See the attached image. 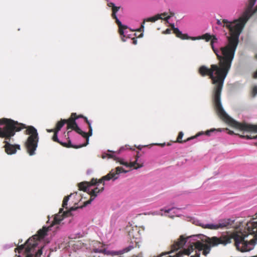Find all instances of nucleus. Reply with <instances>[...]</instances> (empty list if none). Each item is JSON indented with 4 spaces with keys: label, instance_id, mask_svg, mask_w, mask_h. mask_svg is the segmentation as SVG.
I'll list each match as a JSON object with an SVG mask.
<instances>
[{
    "label": "nucleus",
    "instance_id": "6",
    "mask_svg": "<svg viewBox=\"0 0 257 257\" xmlns=\"http://www.w3.org/2000/svg\"><path fill=\"white\" fill-rule=\"evenodd\" d=\"M132 148L128 145L121 147L117 151H113L110 150H107L106 152H103L101 155L102 159L106 158L108 159H113L114 160L120 162V159L116 156V154H119L125 150H132Z\"/></svg>",
    "mask_w": 257,
    "mask_h": 257
},
{
    "label": "nucleus",
    "instance_id": "4",
    "mask_svg": "<svg viewBox=\"0 0 257 257\" xmlns=\"http://www.w3.org/2000/svg\"><path fill=\"white\" fill-rule=\"evenodd\" d=\"M78 118L76 113H72L71 117L68 119H61V120L57 122L56 124V131L58 132L61 128L67 123V130L72 129L75 131L78 134L85 136L86 135V132L82 131L78 125L76 120Z\"/></svg>",
    "mask_w": 257,
    "mask_h": 257
},
{
    "label": "nucleus",
    "instance_id": "35",
    "mask_svg": "<svg viewBox=\"0 0 257 257\" xmlns=\"http://www.w3.org/2000/svg\"><path fill=\"white\" fill-rule=\"evenodd\" d=\"M75 210V209H74V208H73V207L71 208V210Z\"/></svg>",
    "mask_w": 257,
    "mask_h": 257
},
{
    "label": "nucleus",
    "instance_id": "1",
    "mask_svg": "<svg viewBox=\"0 0 257 257\" xmlns=\"http://www.w3.org/2000/svg\"><path fill=\"white\" fill-rule=\"evenodd\" d=\"M256 0H248L244 12L238 19L233 21L224 20L223 23L229 29V36L227 37V41L224 46L219 49L215 47L218 43V38L214 35L206 33L198 37H190L184 35L174 24H171L174 33L182 40L190 39L193 41L204 39L206 42L211 41V47L219 61V65L212 64L210 68L202 65L199 68V73L202 76L208 75L215 85L213 99L216 111L218 115L223 119L240 130L250 132L246 138H257V125L241 124L229 116L223 108L221 102V92L224 80L230 70L235 52L238 44L239 37L246 23L254 14H257V6L254 7Z\"/></svg>",
    "mask_w": 257,
    "mask_h": 257
},
{
    "label": "nucleus",
    "instance_id": "32",
    "mask_svg": "<svg viewBox=\"0 0 257 257\" xmlns=\"http://www.w3.org/2000/svg\"><path fill=\"white\" fill-rule=\"evenodd\" d=\"M143 36H144V34H143V33H142L140 35V36H139V38H142V37H143Z\"/></svg>",
    "mask_w": 257,
    "mask_h": 257
},
{
    "label": "nucleus",
    "instance_id": "22",
    "mask_svg": "<svg viewBox=\"0 0 257 257\" xmlns=\"http://www.w3.org/2000/svg\"><path fill=\"white\" fill-rule=\"evenodd\" d=\"M145 23L143 21V22L141 24V28H140L138 29V31L139 32H144V28H145Z\"/></svg>",
    "mask_w": 257,
    "mask_h": 257
},
{
    "label": "nucleus",
    "instance_id": "20",
    "mask_svg": "<svg viewBox=\"0 0 257 257\" xmlns=\"http://www.w3.org/2000/svg\"><path fill=\"white\" fill-rule=\"evenodd\" d=\"M252 94L254 97L257 94V86H254L252 89Z\"/></svg>",
    "mask_w": 257,
    "mask_h": 257
},
{
    "label": "nucleus",
    "instance_id": "2",
    "mask_svg": "<svg viewBox=\"0 0 257 257\" xmlns=\"http://www.w3.org/2000/svg\"><path fill=\"white\" fill-rule=\"evenodd\" d=\"M0 137L5 138V151L8 155H13L17 153V150H21V146L18 144H13L14 137L16 132H19L23 128H26L25 134L28 137L25 142V146L30 156L36 154V150L39 142V135L37 129L33 126H27L26 124L19 123L10 118H3L0 119Z\"/></svg>",
    "mask_w": 257,
    "mask_h": 257
},
{
    "label": "nucleus",
    "instance_id": "11",
    "mask_svg": "<svg viewBox=\"0 0 257 257\" xmlns=\"http://www.w3.org/2000/svg\"><path fill=\"white\" fill-rule=\"evenodd\" d=\"M138 158H136V160L134 162H132L130 163H128L126 162H124L122 161L120 162V164L121 165H124L127 167H134V169L136 170H138L139 168H141L143 167V164H139L138 163Z\"/></svg>",
    "mask_w": 257,
    "mask_h": 257
},
{
    "label": "nucleus",
    "instance_id": "5",
    "mask_svg": "<svg viewBox=\"0 0 257 257\" xmlns=\"http://www.w3.org/2000/svg\"><path fill=\"white\" fill-rule=\"evenodd\" d=\"M107 1V6L108 7L111 8V11H112L111 17H112L113 19L115 20L116 23L119 27V34L121 36H123V37H125L124 30L123 29H126L127 28V27L126 26L122 24L121 21L118 19V18L116 16V13L119 11L120 7L116 6L112 2H109L108 1Z\"/></svg>",
    "mask_w": 257,
    "mask_h": 257
},
{
    "label": "nucleus",
    "instance_id": "18",
    "mask_svg": "<svg viewBox=\"0 0 257 257\" xmlns=\"http://www.w3.org/2000/svg\"><path fill=\"white\" fill-rule=\"evenodd\" d=\"M106 255H110L112 256L119 255L118 251H114V250H107Z\"/></svg>",
    "mask_w": 257,
    "mask_h": 257
},
{
    "label": "nucleus",
    "instance_id": "24",
    "mask_svg": "<svg viewBox=\"0 0 257 257\" xmlns=\"http://www.w3.org/2000/svg\"><path fill=\"white\" fill-rule=\"evenodd\" d=\"M255 59L257 60V54H255ZM253 77L255 79H257V70L253 74Z\"/></svg>",
    "mask_w": 257,
    "mask_h": 257
},
{
    "label": "nucleus",
    "instance_id": "19",
    "mask_svg": "<svg viewBox=\"0 0 257 257\" xmlns=\"http://www.w3.org/2000/svg\"><path fill=\"white\" fill-rule=\"evenodd\" d=\"M224 20V19H223V20H222V22H221V21H220V20L217 19V20L216 23H217V25H218L221 26H222V27H226V28L228 29V30L229 31V28H228L226 26H225V25H224V23H223V20Z\"/></svg>",
    "mask_w": 257,
    "mask_h": 257
},
{
    "label": "nucleus",
    "instance_id": "15",
    "mask_svg": "<svg viewBox=\"0 0 257 257\" xmlns=\"http://www.w3.org/2000/svg\"><path fill=\"white\" fill-rule=\"evenodd\" d=\"M133 248L132 245H129L128 246L121 249L118 250L119 254H122L124 253L130 251Z\"/></svg>",
    "mask_w": 257,
    "mask_h": 257
},
{
    "label": "nucleus",
    "instance_id": "17",
    "mask_svg": "<svg viewBox=\"0 0 257 257\" xmlns=\"http://www.w3.org/2000/svg\"><path fill=\"white\" fill-rule=\"evenodd\" d=\"M183 136H184L183 132H180L179 134H178L177 140L176 141H175L174 142H177V143H183V141H181V140H182V139L183 138ZM184 142H186L185 140L184 141Z\"/></svg>",
    "mask_w": 257,
    "mask_h": 257
},
{
    "label": "nucleus",
    "instance_id": "25",
    "mask_svg": "<svg viewBox=\"0 0 257 257\" xmlns=\"http://www.w3.org/2000/svg\"><path fill=\"white\" fill-rule=\"evenodd\" d=\"M164 34H169L171 33V30L170 29H167L165 31L163 32Z\"/></svg>",
    "mask_w": 257,
    "mask_h": 257
},
{
    "label": "nucleus",
    "instance_id": "33",
    "mask_svg": "<svg viewBox=\"0 0 257 257\" xmlns=\"http://www.w3.org/2000/svg\"><path fill=\"white\" fill-rule=\"evenodd\" d=\"M121 40H122V41H123V42L126 41V40H125V39H124L123 38H122V37H121Z\"/></svg>",
    "mask_w": 257,
    "mask_h": 257
},
{
    "label": "nucleus",
    "instance_id": "14",
    "mask_svg": "<svg viewBox=\"0 0 257 257\" xmlns=\"http://www.w3.org/2000/svg\"><path fill=\"white\" fill-rule=\"evenodd\" d=\"M64 219V212L63 208L60 209V212L57 215H56L54 218V224H60L61 221Z\"/></svg>",
    "mask_w": 257,
    "mask_h": 257
},
{
    "label": "nucleus",
    "instance_id": "26",
    "mask_svg": "<svg viewBox=\"0 0 257 257\" xmlns=\"http://www.w3.org/2000/svg\"><path fill=\"white\" fill-rule=\"evenodd\" d=\"M107 251V250L106 249H105V248L102 249L101 253H103L104 254H106Z\"/></svg>",
    "mask_w": 257,
    "mask_h": 257
},
{
    "label": "nucleus",
    "instance_id": "16",
    "mask_svg": "<svg viewBox=\"0 0 257 257\" xmlns=\"http://www.w3.org/2000/svg\"><path fill=\"white\" fill-rule=\"evenodd\" d=\"M71 195H72V194H71L69 196H65L64 197L63 201V203H62V206L63 208H67L68 201H69L70 197L71 196Z\"/></svg>",
    "mask_w": 257,
    "mask_h": 257
},
{
    "label": "nucleus",
    "instance_id": "8",
    "mask_svg": "<svg viewBox=\"0 0 257 257\" xmlns=\"http://www.w3.org/2000/svg\"><path fill=\"white\" fill-rule=\"evenodd\" d=\"M58 133L57 131H56L53 136L52 139L54 142H57L63 147H71V148H78L77 147H75L72 145L71 141L69 138V136L70 135V134L72 133L71 131H69L67 132V139H68V144L66 143L62 142V141H60L59 139L58 138Z\"/></svg>",
    "mask_w": 257,
    "mask_h": 257
},
{
    "label": "nucleus",
    "instance_id": "21",
    "mask_svg": "<svg viewBox=\"0 0 257 257\" xmlns=\"http://www.w3.org/2000/svg\"><path fill=\"white\" fill-rule=\"evenodd\" d=\"M92 251L94 253H101L102 249L95 247L92 249Z\"/></svg>",
    "mask_w": 257,
    "mask_h": 257
},
{
    "label": "nucleus",
    "instance_id": "12",
    "mask_svg": "<svg viewBox=\"0 0 257 257\" xmlns=\"http://www.w3.org/2000/svg\"><path fill=\"white\" fill-rule=\"evenodd\" d=\"M233 222L234 220L229 218L220 220L218 223H217V228L218 229L219 228H222L228 225H232Z\"/></svg>",
    "mask_w": 257,
    "mask_h": 257
},
{
    "label": "nucleus",
    "instance_id": "10",
    "mask_svg": "<svg viewBox=\"0 0 257 257\" xmlns=\"http://www.w3.org/2000/svg\"><path fill=\"white\" fill-rule=\"evenodd\" d=\"M78 118L79 117H82V118H83L84 119V120H85L86 122L88 124V126H89V132H88V134H87L86 133V135H85V136H82L81 135L83 138H85L86 139V143L84 145H81L79 147H77L78 148H80V147H84V146H86V145H87L88 144H89V138L90 136H91L92 135V126H91V121L90 120H89L87 118L82 115H80L79 116H78Z\"/></svg>",
    "mask_w": 257,
    "mask_h": 257
},
{
    "label": "nucleus",
    "instance_id": "13",
    "mask_svg": "<svg viewBox=\"0 0 257 257\" xmlns=\"http://www.w3.org/2000/svg\"><path fill=\"white\" fill-rule=\"evenodd\" d=\"M197 225L201 226L202 227L204 228H207L209 229L212 230H217L218 229L217 226V223H204L203 222H201L199 221H197Z\"/></svg>",
    "mask_w": 257,
    "mask_h": 257
},
{
    "label": "nucleus",
    "instance_id": "28",
    "mask_svg": "<svg viewBox=\"0 0 257 257\" xmlns=\"http://www.w3.org/2000/svg\"><path fill=\"white\" fill-rule=\"evenodd\" d=\"M133 44L136 45L137 44V40L134 38H133Z\"/></svg>",
    "mask_w": 257,
    "mask_h": 257
},
{
    "label": "nucleus",
    "instance_id": "3",
    "mask_svg": "<svg viewBox=\"0 0 257 257\" xmlns=\"http://www.w3.org/2000/svg\"><path fill=\"white\" fill-rule=\"evenodd\" d=\"M128 171L124 170L122 167H117L114 169H112L108 174L102 177L98 181L93 179L92 180V181H94L93 185H89L87 182L80 183L78 185L80 189L85 192H88L90 195V198L84 202V206H86L87 205L90 204L97 196L98 194L103 191V186L100 189L98 188V186L100 184L103 183V186H104L105 181H109L110 180L115 181L119 178L120 173H126Z\"/></svg>",
    "mask_w": 257,
    "mask_h": 257
},
{
    "label": "nucleus",
    "instance_id": "34",
    "mask_svg": "<svg viewBox=\"0 0 257 257\" xmlns=\"http://www.w3.org/2000/svg\"><path fill=\"white\" fill-rule=\"evenodd\" d=\"M167 145L168 146H171V144L170 143H167Z\"/></svg>",
    "mask_w": 257,
    "mask_h": 257
},
{
    "label": "nucleus",
    "instance_id": "31",
    "mask_svg": "<svg viewBox=\"0 0 257 257\" xmlns=\"http://www.w3.org/2000/svg\"><path fill=\"white\" fill-rule=\"evenodd\" d=\"M142 147H143V146H142L139 145L137 148H138L140 150H142Z\"/></svg>",
    "mask_w": 257,
    "mask_h": 257
},
{
    "label": "nucleus",
    "instance_id": "29",
    "mask_svg": "<svg viewBox=\"0 0 257 257\" xmlns=\"http://www.w3.org/2000/svg\"><path fill=\"white\" fill-rule=\"evenodd\" d=\"M152 214L154 215H160V213L158 212H154L153 213H152ZM161 215H162L163 214H161Z\"/></svg>",
    "mask_w": 257,
    "mask_h": 257
},
{
    "label": "nucleus",
    "instance_id": "9",
    "mask_svg": "<svg viewBox=\"0 0 257 257\" xmlns=\"http://www.w3.org/2000/svg\"><path fill=\"white\" fill-rule=\"evenodd\" d=\"M215 132H221V130L220 128L216 129L215 128H211L210 130H208L205 132H203V131L199 132L198 133H197L195 136L191 137L190 138H188L187 139V140L185 141V142H188V141H191L192 140L196 139V138H197L202 135H205L207 136H210L211 133Z\"/></svg>",
    "mask_w": 257,
    "mask_h": 257
},
{
    "label": "nucleus",
    "instance_id": "23",
    "mask_svg": "<svg viewBox=\"0 0 257 257\" xmlns=\"http://www.w3.org/2000/svg\"><path fill=\"white\" fill-rule=\"evenodd\" d=\"M151 145V146L157 145V146H161L162 147H163L165 146L166 143H154V144H152Z\"/></svg>",
    "mask_w": 257,
    "mask_h": 257
},
{
    "label": "nucleus",
    "instance_id": "30",
    "mask_svg": "<svg viewBox=\"0 0 257 257\" xmlns=\"http://www.w3.org/2000/svg\"><path fill=\"white\" fill-rule=\"evenodd\" d=\"M47 131L48 132V133H52L54 131L53 129H48L47 130Z\"/></svg>",
    "mask_w": 257,
    "mask_h": 257
},
{
    "label": "nucleus",
    "instance_id": "27",
    "mask_svg": "<svg viewBox=\"0 0 257 257\" xmlns=\"http://www.w3.org/2000/svg\"><path fill=\"white\" fill-rule=\"evenodd\" d=\"M173 209V208H170V209H166V210H165V212H166V213H169L171 211H172Z\"/></svg>",
    "mask_w": 257,
    "mask_h": 257
},
{
    "label": "nucleus",
    "instance_id": "7",
    "mask_svg": "<svg viewBox=\"0 0 257 257\" xmlns=\"http://www.w3.org/2000/svg\"><path fill=\"white\" fill-rule=\"evenodd\" d=\"M167 13H164L161 14H157L155 15L154 17H149L148 18L144 19L143 20V22L145 23L146 22H151L154 23L156 21L161 19V20H164L166 22L169 23V20L170 19V18L173 15V13H171L170 16H168Z\"/></svg>",
    "mask_w": 257,
    "mask_h": 257
}]
</instances>
